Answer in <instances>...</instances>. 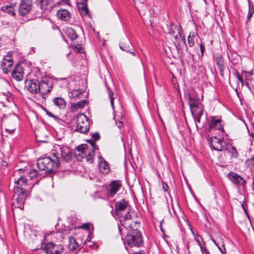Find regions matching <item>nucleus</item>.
Returning <instances> with one entry per match:
<instances>
[{
  "mask_svg": "<svg viewBox=\"0 0 254 254\" xmlns=\"http://www.w3.org/2000/svg\"><path fill=\"white\" fill-rule=\"evenodd\" d=\"M131 216L129 212L127 213L124 218L120 220V223L127 233L125 238H123L125 248H138L143 245V241L141 232L138 230L139 223L138 222L130 223Z\"/></svg>",
  "mask_w": 254,
  "mask_h": 254,
  "instance_id": "obj_1",
  "label": "nucleus"
},
{
  "mask_svg": "<svg viewBox=\"0 0 254 254\" xmlns=\"http://www.w3.org/2000/svg\"><path fill=\"white\" fill-rule=\"evenodd\" d=\"M106 87L112 108L114 113V118L115 120L116 125L118 128L121 129L123 126L125 121L124 117L122 114L123 111L122 106L120 103L119 99H117V95L110 88H109L107 85Z\"/></svg>",
  "mask_w": 254,
  "mask_h": 254,
  "instance_id": "obj_2",
  "label": "nucleus"
},
{
  "mask_svg": "<svg viewBox=\"0 0 254 254\" xmlns=\"http://www.w3.org/2000/svg\"><path fill=\"white\" fill-rule=\"evenodd\" d=\"M54 149L52 150L51 155L56 158V166L58 167L60 165V158L66 162L71 160L72 157V152L68 147L55 144L54 146Z\"/></svg>",
  "mask_w": 254,
  "mask_h": 254,
  "instance_id": "obj_3",
  "label": "nucleus"
},
{
  "mask_svg": "<svg viewBox=\"0 0 254 254\" xmlns=\"http://www.w3.org/2000/svg\"><path fill=\"white\" fill-rule=\"evenodd\" d=\"M222 121L221 118H216L214 116L210 117L208 131L218 136L222 137L224 136V130L223 129V125L222 124Z\"/></svg>",
  "mask_w": 254,
  "mask_h": 254,
  "instance_id": "obj_4",
  "label": "nucleus"
},
{
  "mask_svg": "<svg viewBox=\"0 0 254 254\" xmlns=\"http://www.w3.org/2000/svg\"><path fill=\"white\" fill-rule=\"evenodd\" d=\"M56 158L52 159L50 157H46L38 159L37 166L42 173L46 175L48 173H51L56 166Z\"/></svg>",
  "mask_w": 254,
  "mask_h": 254,
  "instance_id": "obj_5",
  "label": "nucleus"
},
{
  "mask_svg": "<svg viewBox=\"0 0 254 254\" xmlns=\"http://www.w3.org/2000/svg\"><path fill=\"white\" fill-rule=\"evenodd\" d=\"M16 186L14 187V192L28 193L34 186V183L29 181L25 177L20 176L15 181Z\"/></svg>",
  "mask_w": 254,
  "mask_h": 254,
  "instance_id": "obj_6",
  "label": "nucleus"
},
{
  "mask_svg": "<svg viewBox=\"0 0 254 254\" xmlns=\"http://www.w3.org/2000/svg\"><path fill=\"white\" fill-rule=\"evenodd\" d=\"M54 81L49 78H44L39 81L40 96L43 99H46L53 89Z\"/></svg>",
  "mask_w": 254,
  "mask_h": 254,
  "instance_id": "obj_7",
  "label": "nucleus"
},
{
  "mask_svg": "<svg viewBox=\"0 0 254 254\" xmlns=\"http://www.w3.org/2000/svg\"><path fill=\"white\" fill-rule=\"evenodd\" d=\"M89 129V122L87 117L83 114L77 117L76 130L82 133H86Z\"/></svg>",
  "mask_w": 254,
  "mask_h": 254,
  "instance_id": "obj_8",
  "label": "nucleus"
},
{
  "mask_svg": "<svg viewBox=\"0 0 254 254\" xmlns=\"http://www.w3.org/2000/svg\"><path fill=\"white\" fill-rule=\"evenodd\" d=\"M164 30L166 33H168L173 36H174L177 32L179 33L180 34V37L182 38L183 44L185 46L186 50H188L185 37L183 35V30L181 25H176L173 23H171L169 25L167 24L166 25V27Z\"/></svg>",
  "mask_w": 254,
  "mask_h": 254,
  "instance_id": "obj_9",
  "label": "nucleus"
},
{
  "mask_svg": "<svg viewBox=\"0 0 254 254\" xmlns=\"http://www.w3.org/2000/svg\"><path fill=\"white\" fill-rule=\"evenodd\" d=\"M220 138H218L216 136L211 137L209 139V143L212 149L213 150L222 151L225 150V145L226 142L224 141L223 136H219Z\"/></svg>",
  "mask_w": 254,
  "mask_h": 254,
  "instance_id": "obj_10",
  "label": "nucleus"
},
{
  "mask_svg": "<svg viewBox=\"0 0 254 254\" xmlns=\"http://www.w3.org/2000/svg\"><path fill=\"white\" fill-rule=\"evenodd\" d=\"M43 250L47 254H60L63 252V247L62 245L49 242L46 244Z\"/></svg>",
  "mask_w": 254,
  "mask_h": 254,
  "instance_id": "obj_11",
  "label": "nucleus"
},
{
  "mask_svg": "<svg viewBox=\"0 0 254 254\" xmlns=\"http://www.w3.org/2000/svg\"><path fill=\"white\" fill-rule=\"evenodd\" d=\"M127 203L124 200L122 199L119 201L116 202L115 203V212L116 215L118 216L119 218V221L122 218H124L125 216V214H123V212L127 209ZM128 212H127L128 213Z\"/></svg>",
  "mask_w": 254,
  "mask_h": 254,
  "instance_id": "obj_12",
  "label": "nucleus"
},
{
  "mask_svg": "<svg viewBox=\"0 0 254 254\" xmlns=\"http://www.w3.org/2000/svg\"><path fill=\"white\" fill-rule=\"evenodd\" d=\"M25 87L32 94L39 93V81L34 79L27 80L25 82Z\"/></svg>",
  "mask_w": 254,
  "mask_h": 254,
  "instance_id": "obj_13",
  "label": "nucleus"
},
{
  "mask_svg": "<svg viewBox=\"0 0 254 254\" xmlns=\"http://www.w3.org/2000/svg\"><path fill=\"white\" fill-rule=\"evenodd\" d=\"M32 8V2L29 0H23L19 5L18 11L20 15L24 16L28 14Z\"/></svg>",
  "mask_w": 254,
  "mask_h": 254,
  "instance_id": "obj_14",
  "label": "nucleus"
},
{
  "mask_svg": "<svg viewBox=\"0 0 254 254\" xmlns=\"http://www.w3.org/2000/svg\"><path fill=\"white\" fill-rule=\"evenodd\" d=\"M228 178L233 184L238 187L240 186L244 187L246 184V181L242 177L233 172H229Z\"/></svg>",
  "mask_w": 254,
  "mask_h": 254,
  "instance_id": "obj_15",
  "label": "nucleus"
},
{
  "mask_svg": "<svg viewBox=\"0 0 254 254\" xmlns=\"http://www.w3.org/2000/svg\"><path fill=\"white\" fill-rule=\"evenodd\" d=\"M90 145L91 148H89L88 150L87 153H86L84 156V158H85L86 161L90 164H92L94 161L93 156L94 155V151L96 149H97L98 146L96 144L94 141L92 139L88 141Z\"/></svg>",
  "mask_w": 254,
  "mask_h": 254,
  "instance_id": "obj_16",
  "label": "nucleus"
},
{
  "mask_svg": "<svg viewBox=\"0 0 254 254\" xmlns=\"http://www.w3.org/2000/svg\"><path fill=\"white\" fill-rule=\"evenodd\" d=\"M13 65V61L9 54L3 58L1 63V66L4 73L7 74L10 71L9 68H11Z\"/></svg>",
  "mask_w": 254,
  "mask_h": 254,
  "instance_id": "obj_17",
  "label": "nucleus"
},
{
  "mask_svg": "<svg viewBox=\"0 0 254 254\" xmlns=\"http://www.w3.org/2000/svg\"><path fill=\"white\" fill-rule=\"evenodd\" d=\"M122 186V183L119 180L112 181L109 184V192L110 196L113 197L119 190Z\"/></svg>",
  "mask_w": 254,
  "mask_h": 254,
  "instance_id": "obj_18",
  "label": "nucleus"
},
{
  "mask_svg": "<svg viewBox=\"0 0 254 254\" xmlns=\"http://www.w3.org/2000/svg\"><path fill=\"white\" fill-rule=\"evenodd\" d=\"M23 71L21 64H17L15 65L14 69L11 73L12 76L16 81H21L23 78Z\"/></svg>",
  "mask_w": 254,
  "mask_h": 254,
  "instance_id": "obj_19",
  "label": "nucleus"
},
{
  "mask_svg": "<svg viewBox=\"0 0 254 254\" xmlns=\"http://www.w3.org/2000/svg\"><path fill=\"white\" fill-rule=\"evenodd\" d=\"M120 48L122 50L130 53L134 56H135V52L132 51L133 48V45L128 39L126 38L120 43Z\"/></svg>",
  "mask_w": 254,
  "mask_h": 254,
  "instance_id": "obj_20",
  "label": "nucleus"
},
{
  "mask_svg": "<svg viewBox=\"0 0 254 254\" xmlns=\"http://www.w3.org/2000/svg\"><path fill=\"white\" fill-rule=\"evenodd\" d=\"M26 193L19 192L18 193L14 192V196H16L15 201L13 202L15 207L23 209L25 201V194Z\"/></svg>",
  "mask_w": 254,
  "mask_h": 254,
  "instance_id": "obj_21",
  "label": "nucleus"
},
{
  "mask_svg": "<svg viewBox=\"0 0 254 254\" xmlns=\"http://www.w3.org/2000/svg\"><path fill=\"white\" fill-rule=\"evenodd\" d=\"M45 175L44 173H42L41 170L38 169H32L29 172V178L30 180L35 179V182H37Z\"/></svg>",
  "mask_w": 254,
  "mask_h": 254,
  "instance_id": "obj_22",
  "label": "nucleus"
},
{
  "mask_svg": "<svg viewBox=\"0 0 254 254\" xmlns=\"http://www.w3.org/2000/svg\"><path fill=\"white\" fill-rule=\"evenodd\" d=\"M99 168L102 173H107L109 171V166L105 160L100 156H99Z\"/></svg>",
  "mask_w": 254,
  "mask_h": 254,
  "instance_id": "obj_23",
  "label": "nucleus"
},
{
  "mask_svg": "<svg viewBox=\"0 0 254 254\" xmlns=\"http://www.w3.org/2000/svg\"><path fill=\"white\" fill-rule=\"evenodd\" d=\"M89 149V148L87 144H83L80 145L76 148L78 153H76V155H78L82 158H83L84 155L87 153Z\"/></svg>",
  "mask_w": 254,
  "mask_h": 254,
  "instance_id": "obj_24",
  "label": "nucleus"
},
{
  "mask_svg": "<svg viewBox=\"0 0 254 254\" xmlns=\"http://www.w3.org/2000/svg\"><path fill=\"white\" fill-rule=\"evenodd\" d=\"M57 16L61 20L68 21L70 18L69 13L65 9H61L58 11Z\"/></svg>",
  "mask_w": 254,
  "mask_h": 254,
  "instance_id": "obj_25",
  "label": "nucleus"
},
{
  "mask_svg": "<svg viewBox=\"0 0 254 254\" xmlns=\"http://www.w3.org/2000/svg\"><path fill=\"white\" fill-rule=\"evenodd\" d=\"M190 110L193 116H201L203 114V107L201 104L191 107Z\"/></svg>",
  "mask_w": 254,
  "mask_h": 254,
  "instance_id": "obj_26",
  "label": "nucleus"
},
{
  "mask_svg": "<svg viewBox=\"0 0 254 254\" xmlns=\"http://www.w3.org/2000/svg\"><path fill=\"white\" fill-rule=\"evenodd\" d=\"M188 98L190 108L201 104L199 102V98L196 97L194 94H189Z\"/></svg>",
  "mask_w": 254,
  "mask_h": 254,
  "instance_id": "obj_27",
  "label": "nucleus"
},
{
  "mask_svg": "<svg viewBox=\"0 0 254 254\" xmlns=\"http://www.w3.org/2000/svg\"><path fill=\"white\" fill-rule=\"evenodd\" d=\"M54 104L60 109H64L66 106L65 100L61 97H57L53 100Z\"/></svg>",
  "mask_w": 254,
  "mask_h": 254,
  "instance_id": "obj_28",
  "label": "nucleus"
},
{
  "mask_svg": "<svg viewBox=\"0 0 254 254\" xmlns=\"http://www.w3.org/2000/svg\"><path fill=\"white\" fill-rule=\"evenodd\" d=\"M40 7L42 10L51 8L53 4L50 0H40Z\"/></svg>",
  "mask_w": 254,
  "mask_h": 254,
  "instance_id": "obj_29",
  "label": "nucleus"
},
{
  "mask_svg": "<svg viewBox=\"0 0 254 254\" xmlns=\"http://www.w3.org/2000/svg\"><path fill=\"white\" fill-rule=\"evenodd\" d=\"M225 150H227L231 153L232 157L237 158L238 156V153L235 147L230 144H227L225 146Z\"/></svg>",
  "mask_w": 254,
  "mask_h": 254,
  "instance_id": "obj_30",
  "label": "nucleus"
},
{
  "mask_svg": "<svg viewBox=\"0 0 254 254\" xmlns=\"http://www.w3.org/2000/svg\"><path fill=\"white\" fill-rule=\"evenodd\" d=\"M1 10L2 11L12 15H14L15 14L14 12V5L12 4L3 6L1 7Z\"/></svg>",
  "mask_w": 254,
  "mask_h": 254,
  "instance_id": "obj_31",
  "label": "nucleus"
},
{
  "mask_svg": "<svg viewBox=\"0 0 254 254\" xmlns=\"http://www.w3.org/2000/svg\"><path fill=\"white\" fill-rule=\"evenodd\" d=\"M11 120L13 122V126L11 127L10 128H6V131L9 132L10 133H12L16 129V126L18 121V117L16 116H14Z\"/></svg>",
  "mask_w": 254,
  "mask_h": 254,
  "instance_id": "obj_32",
  "label": "nucleus"
},
{
  "mask_svg": "<svg viewBox=\"0 0 254 254\" xmlns=\"http://www.w3.org/2000/svg\"><path fill=\"white\" fill-rule=\"evenodd\" d=\"M68 241V248L71 251H74L78 246V244L76 242L75 239L70 237L69 238Z\"/></svg>",
  "mask_w": 254,
  "mask_h": 254,
  "instance_id": "obj_33",
  "label": "nucleus"
},
{
  "mask_svg": "<svg viewBox=\"0 0 254 254\" xmlns=\"http://www.w3.org/2000/svg\"><path fill=\"white\" fill-rule=\"evenodd\" d=\"M196 34L194 32H190L188 37V43L190 47H193L194 46V38Z\"/></svg>",
  "mask_w": 254,
  "mask_h": 254,
  "instance_id": "obj_34",
  "label": "nucleus"
},
{
  "mask_svg": "<svg viewBox=\"0 0 254 254\" xmlns=\"http://www.w3.org/2000/svg\"><path fill=\"white\" fill-rule=\"evenodd\" d=\"M66 33L71 40H75L78 37L75 30L72 28H68Z\"/></svg>",
  "mask_w": 254,
  "mask_h": 254,
  "instance_id": "obj_35",
  "label": "nucleus"
},
{
  "mask_svg": "<svg viewBox=\"0 0 254 254\" xmlns=\"http://www.w3.org/2000/svg\"><path fill=\"white\" fill-rule=\"evenodd\" d=\"M78 8L84 12L85 15H88V9L86 2H80L78 4Z\"/></svg>",
  "mask_w": 254,
  "mask_h": 254,
  "instance_id": "obj_36",
  "label": "nucleus"
},
{
  "mask_svg": "<svg viewBox=\"0 0 254 254\" xmlns=\"http://www.w3.org/2000/svg\"><path fill=\"white\" fill-rule=\"evenodd\" d=\"M82 95V92L77 90H74L71 92V97L73 98H81Z\"/></svg>",
  "mask_w": 254,
  "mask_h": 254,
  "instance_id": "obj_37",
  "label": "nucleus"
},
{
  "mask_svg": "<svg viewBox=\"0 0 254 254\" xmlns=\"http://www.w3.org/2000/svg\"><path fill=\"white\" fill-rule=\"evenodd\" d=\"M86 104V101L85 100H84L81 101H79L76 104H72V106L74 107L75 109L82 108L85 106Z\"/></svg>",
  "mask_w": 254,
  "mask_h": 254,
  "instance_id": "obj_38",
  "label": "nucleus"
},
{
  "mask_svg": "<svg viewBox=\"0 0 254 254\" xmlns=\"http://www.w3.org/2000/svg\"><path fill=\"white\" fill-rule=\"evenodd\" d=\"M216 64L218 66H221L224 64V61L222 56L218 55L215 58Z\"/></svg>",
  "mask_w": 254,
  "mask_h": 254,
  "instance_id": "obj_39",
  "label": "nucleus"
},
{
  "mask_svg": "<svg viewBox=\"0 0 254 254\" xmlns=\"http://www.w3.org/2000/svg\"><path fill=\"white\" fill-rule=\"evenodd\" d=\"M176 41L177 42H178V44L177 45H176V47L177 49H178L179 47L181 48V43H180V40H182V38L181 37H180V34L179 33H178V34H176V35H174V36H173Z\"/></svg>",
  "mask_w": 254,
  "mask_h": 254,
  "instance_id": "obj_40",
  "label": "nucleus"
},
{
  "mask_svg": "<svg viewBox=\"0 0 254 254\" xmlns=\"http://www.w3.org/2000/svg\"><path fill=\"white\" fill-rule=\"evenodd\" d=\"M92 137L94 141H97L100 139V136L99 133L96 132L92 133Z\"/></svg>",
  "mask_w": 254,
  "mask_h": 254,
  "instance_id": "obj_41",
  "label": "nucleus"
},
{
  "mask_svg": "<svg viewBox=\"0 0 254 254\" xmlns=\"http://www.w3.org/2000/svg\"><path fill=\"white\" fill-rule=\"evenodd\" d=\"M201 252L203 254H210L208 250L205 248H203L201 245H199Z\"/></svg>",
  "mask_w": 254,
  "mask_h": 254,
  "instance_id": "obj_42",
  "label": "nucleus"
},
{
  "mask_svg": "<svg viewBox=\"0 0 254 254\" xmlns=\"http://www.w3.org/2000/svg\"><path fill=\"white\" fill-rule=\"evenodd\" d=\"M46 113H47V114L49 116L51 117L52 118H54L56 120H60V118H59L57 116L54 115L52 113L48 111L47 110H46Z\"/></svg>",
  "mask_w": 254,
  "mask_h": 254,
  "instance_id": "obj_43",
  "label": "nucleus"
},
{
  "mask_svg": "<svg viewBox=\"0 0 254 254\" xmlns=\"http://www.w3.org/2000/svg\"><path fill=\"white\" fill-rule=\"evenodd\" d=\"M218 67L220 70V75L223 77L224 76V68H225V66H224V65H223L221 66H218Z\"/></svg>",
  "mask_w": 254,
  "mask_h": 254,
  "instance_id": "obj_44",
  "label": "nucleus"
},
{
  "mask_svg": "<svg viewBox=\"0 0 254 254\" xmlns=\"http://www.w3.org/2000/svg\"><path fill=\"white\" fill-rule=\"evenodd\" d=\"M236 75H237V77L239 81H240L242 83L243 82V77L239 74L238 72L236 71Z\"/></svg>",
  "mask_w": 254,
  "mask_h": 254,
  "instance_id": "obj_45",
  "label": "nucleus"
},
{
  "mask_svg": "<svg viewBox=\"0 0 254 254\" xmlns=\"http://www.w3.org/2000/svg\"><path fill=\"white\" fill-rule=\"evenodd\" d=\"M14 116H15V115L12 116L10 118H9L7 120V123L10 126V127L13 126V122L11 120V119L13 118Z\"/></svg>",
  "mask_w": 254,
  "mask_h": 254,
  "instance_id": "obj_46",
  "label": "nucleus"
},
{
  "mask_svg": "<svg viewBox=\"0 0 254 254\" xmlns=\"http://www.w3.org/2000/svg\"><path fill=\"white\" fill-rule=\"evenodd\" d=\"M162 187L165 191H168V186L164 182H162Z\"/></svg>",
  "mask_w": 254,
  "mask_h": 254,
  "instance_id": "obj_47",
  "label": "nucleus"
},
{
  "mask_svg": "<svg viewBox=\"0 0 254 254\" xmlns=\"http://www.w3.org/2000/svg\"><path fill=\"white\" fill-rule=\"evenodd\" d=\"M222 246L224 247L223 249L221 247H220L219 246H218V248L220 251V252H221L222 254H225L226 250H225V248L224 247V245L223 244L222 245Z\"/></svg>",
  "mask_w": 254,
  "mask_h": 254,
  "instance_id": "obj_48",
  "label": "nucleus"
},
{
  "mask_svg": "<svg viewBox=\"0 0 254 254\" xmlns=\"http://www.w3.org/2000/svg\"><path fill=\"white\" fill-rule=\"evenodd\" d=\"M87 245L90 247H92L93 249L94 248H93V246L95 245L96 246V244L92 242H90V240H88L87 242Z\"/></svg>",
  "mask_w": 254,
  "mask_h": 254,
  "instance_id": "obj_49",
  "label": "nucleus"
},
{
  "mask_svg": "<svg viewBox=\"0 0 254 254\" xmlns=\"http://www.w3.org/2000/svg\"><path fill=\"white\" fill-rule=\"evenodd\" d=\"M81 228L87 230L89 229V225L88 223H84L82 225Z\"/></svg>",
  "mask_w": 254,
  "mask_h": 254,
  "instance_id": "obj_50",
  "label": "nucleus"
},
{
  "mask_svg": "<svg viewBox=\"0 0 254 254\" xmlns=\"http://www.w3.org/2000/svg\"><path fill=\"white\" fill-rule=\"evenodd\" d=\"M244 72L245 73L246 79L247 80H249L250 79V76L251 75L250 73L248 72H247V71H244Z\"/></svg>",
  "mask_w": 254,
  "mask_h": 254,
  "instance_id": "obj_51",
  "label": "nucleus"
},
{
  "mask_svg": "<svg viewBox=\"0 0 254 254\" xmlns=\"http://www.w3.org/2000/svg\"><path fill=\"white\" fill-rule=\"evenodd\" d=\"M200 51H201V54H203V53H204V50H205V48H204V45L202 43H201L200 44Z\"/></svg>",
  "mask_w": 254,
  "mask_h": 254,
  "instance_id": "obj_52",
  "label": "nucleus"
},
{
  "mask_svg": "<svg viewBox=\"0 0 254 254\" xmlns=\"http://www.w3.org/2000/svg\"><path fill=\"white\" fill-rule=\"evenodd\" d=\"M194 119H195V120L198 122V123H199L200 121V117L201 116H193Z\"/></svg>",
  "mask_w": 254,
  "mask_h": 254,
  "instance_id": "obj_53",
  "label": "nucleus"
},
{
  "mask_svg": "<svg viewBox=\"0 0 254 254\" xmlns=\"http://www.w3.org/2000/svg\"><path fill=\"white\" fill-rule=\"evenodd\" d=\"M163 222V220L161 221L160 224V227L161 231L164 233V231L162 227V224Z\"/></svg>",
  "mask_w": 254,
  "mask_h": 254,
  "instance_id": "obj_54",
  "label": "nucleus"
},
{
  "mask_svg": "<svg viewBox=\"0 0 254 254\" xmlns=\"http://www.w3.org/2000/svg\"><path fill=\"white\" fill-rule=\"evenodd\" d=\"M252 166L254 167V156L251 158Z\"/></svg>",
  "mask_w": 254,
  "mask_h": 254,
  "instance_id": "obj_55",
  "label": "nucleus"
},
{
  "mask_svg": "<svg viewBox=\"0 0 254 254\" xmlns=\"http://www.w3.org/2000/svg\"><path fill=\"white\" fill-rule=\"evenodd\" d=\"M121 224L120 223V224H118V229H119V232L121 233V232H122V228H121Z\"/></svg>",
  "mask_w": 254,
  "mask_h": 254,
  "instance_id": "obj_56",
  "label": "nucleus"
},
{
  "mask_svg": "<svg viewBox=\"0 0 254 254\" xmlns=\"http://www.w3.org/2000/svg\"><path fill=\"white\" fill-rule=\"evenodd\" d=\"M8 164L6 162H3L2 163V165L3 166H7Z\"/></svg>",
  "mask_w": 254,
  "mask_h": 254,
  "instance_id": "obj_57",
  "label": "nucleus"
},
{
  "mask_svg": "<svg viewBox=\"0 0 254 254\" xmlns=\"http://www.w3.org/2000/svg\"><path fill=\"white\" fill-rule=\"evenodd\" d=\"M212 241L214 242V243L215 244V245L218 247V246H219L217 244V243L216 242V241L214 240V239H212Z\"/></svg>",
  "mask_w": 254,
  "mask_h": 254,
  "instance_id": "obj_58",
  "label": "nucleus"
},
{
  "mask_svg": "<svg viewBox=\"0 0 254 254\" xmlns=\"http://www.w3.org/2000/svg\"><path fill=\"white\" fill-rule=\"evenodd\" d=\"M251 136L254 139V132H252L251 134Z\"/></svg>",
  "mask_w": 254,
  "mask_h": 254,
  "instance_id": "obj_59",
  "label": "nucleus"
},
{
  "mask_svg": "<svg viewBox=\"0 0 254 254\" xmlns=\"http://www.w3.org/2000/svg\"><path fill=\"white\" fill-rule=\"evenodd\" d=\"M253 190L254 191V178H253Z\"/></svg>",
  "mask_w": 254,
  "mask_h": 254,
  "instance_id": "obj_60",
  "label": "nucleus"
},
{
  "mask_svg": "<svg viewBox=\"0 0 254 254\" xmlns=\"http://www.w3.org/2000/svg\"><path fill=\"white\" fill-rule=\"evenodd\" d=\"M82 1V2H87V0H81Z\"/></svg>",
  "mask_w": 254,
  "mask_h": 254,
  "instance_id": "obj_61",
  "label": "nucleus"
},
{
  "mask_svg": "<svg viewBox=\"0 0 254 254\" xmlns=\"http://www.w3.org/2000/svg\"><path fill=\"white\" fill-rule=\"evenodd\" d=\"M251 16H252V14H251L250 15H249V16H248V18H250Z\"/></svg>",
  "mask_w": 254,
  "mask_h": 254,
  "instance_id": "obj_62",
  "label": "nucleus"
},
{
  "mask_svg": "<svg viewBox=\"0 0 254 254\" xmlns=\"http://www.w3.org/2000/svg\"><path fill=\"white\" fill-rule=\"evenodd\" d=\"M112 215H113L114 217H116V216H115V215H114V213H113V212H112Z\"/></svg>",
  "mask_w": 254,
  "mask_h": 254,
  "instance_id": "obj_63",
  "label": "nucleus"
}]
</instances>
